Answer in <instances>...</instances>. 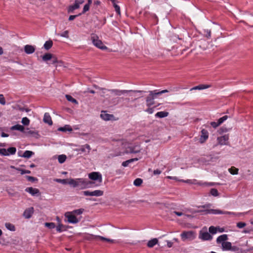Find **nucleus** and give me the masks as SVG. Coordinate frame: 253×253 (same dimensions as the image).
Returning <instances> with one entry per match:
<instances>
[{
	"label": "nucleus",
	"instance_id": "46",
	"mask_svg": "<svg viewBox=\"0 0 253 253\" xmlns=\"http://www.w3.org/2000/svg\"><path fill=\"white\" fill-rule=\"evenodd\" d=\"M21 123L25 126H28L30 124V120L27 117H24L22 118Z\"/></svg>",
	"mask_w": 253,
	"mask_h": 253
},
{
	"label": "nucleus",
	"instance_id": "27",
	"mask_svg": "<svg viewBox=\"0 0 253 253\" xmlns=\"http://www.w3.org/2000/svg\"><path fill=\"white\" fill-rule=\"evenodd\" d=\"M158 241L157 238H153V239L150 240L148 242L147 246L150 248H152L156 245L158 243Z\"/></svg>",
	"mask_w": 253,
	"mask_h": 253
},
{
	"label": "nucleus",
	"instance_id": "39",
	"mask_svg": "<svg viewBox=\"0 0 253 253\" xmlns=\"http://www.w3.org/2000/svg\"><path fill=\"white\" fill-rule=\"evenodd\" d=\"M143 180L142 179L137 178L135 179L133 182V184L136 186H139L142 183Z\"/></svg>",
	"mask_w": 253,
	"mask_h": 253
},
{
	"label": "nucleus",
	"instance_id": "43",
	"mask_svg": "<svg viewBox=\"0 0 253 253\" xmlns=\"http://www.w3.org/2000/svg\"><path fill=\"white\" fill-rule=\"evenodd\" d=\"M69 179H55L54 181H56L57 182L62 183L63 184H68V182Z\"/></svg>",
	"mask_w": 253,
	"mask_h": 253
},
{
	"label": "nucleus",
	"instance_id": "1",
	"mask_svg": "<svg viewBox=\"0 0 253 253\" xmlns=\"http://www.w3.org/2000/svg\"><path fill=\"white\" fill-rule=\"evenodd\" d=\"M92 183V182L83 178H70L68 182V184L73 188H77L81 190L91 187Z\"/></svg>",
	"mask_w": 253,
	"mask_h": 253
},
{
	"label": "nucleus",
	"instance_id": "35",
	"mask_svg": "<svg viewBox=\"0 0 253 253\" xmlns=\"http://www.w3.org/2000/svg\"><path fill=\"white\" fill-rule=\"evenodd\" d=\"M6 228L10 231H14L15 230V226L13 224L10 223H6L5 224Z\"/></svg>",
	"mask_w": 253,
	"mask_h": 253
},
{
	"label": "nucleus",
	"instance_id": "11",
	"mask_svg": "<svg viewBox=\"0 0 253 253\" xmlns=\"http://www.w3.org/2000/svg\"><path fill=\"white\" fill-rule=\"evenodd\" d=\"M34 209L33 207H31L25 210L23 213V216L27 219L31 217L34 213Z\"/></svg>",
	"mask_w": 253,
	"mask_h": 253
},
{
	"label": "nucleus",
	"instance_id": "26",
	"mask_svg": "<svg viewBox=\"0 0 253 253\" xmlns=\"http://www.w3.org/2000/svg\"><path fill=\"white\" fill-rule=\"evenodd\" d=\"M138 160V159L136 158L130 159L129 160H128L127 161H126L123 162L122 166L125 167H127L130 163L133 162L134 161H137Z\"/></svg>",
	"mask_w": 253,
	"mask_h": 253
},
{
	"label": "nucleus",
	"instance_id": "59",
	"mask_svg": "<svg viewBox=\"0 0 253 253\" xmlns=\"http://www.w3.org/2000/svg\"><path fill=\"white\" fill-rule=\"evenodd\" d=\"M81 14H82V13H79L78 15H70L69 17V20L72 21V20H74L75 18L81 15Z\"/></svg>",
	"mask_w": 253,
	"mask_h": 253
},
{
	"label": "nucleus",
	"instance_id": "7",
	"mask_svg": "<svg viewBox=\"0 0 253 253\" xmlns=\"http://www.w3.org/2000/svg\"><path fill=\"white\" fill-rule=\"evenodd\" d=\"M65 216L67 218V221L69 223L75 224L78 223L80 220L72 212L69 211L66 212L65 213Z\"/></svg>",
	"mask_w": 253,
	"mask_h": 253
},
{
	"label": "nucleus",
	"instance_id": "53",
	"mask_svg": "<svg viewBox=\"0 0 253 253\" xmlns=\"http://www.w3.org/2000/svg\"><path fill=\"white\" fill-rule=\"evenodd\" d=\"M89 6L90 4L87 3L85 4L84 6L83 10L82 11V14H84L85 13L86 11H88L89 9Z\"/></svg>",
	"mask_w": 253,
	"mask_h": 253
},
{
	"label": "nucleus",
	"instance_id": "33",
	"mask_svg": "<svg viewBox=\"0 0 253 253\" xmlns=\"http://www.w3.org/2000/svg\"><path fill=\"white\" fill-rule=\"evenodd\" d=\"M55 229L58 232H61L66 230V227L62 224H59L57 226H55Z\"/></svg>",
	"mask_w": 253,
	"mask_h": 253
},
{
	"label": "nucleus",
	"instance_id": "54",
	"mask_svg": "<svg viewBox=\"0 0 253 253\" xmlns=\"http://www.w3.org/2000/svg\"><path fill=\"white\" fill-rule=\"evenodd\" d=\"M0 155L3 156H8V154L6 153V149H5V148L0 149Z\"/></svg>",
	"mask_w": 253,
	"mask_h": 253
},
{
	"label": "nucleus",
	"instance_id": "36",
	"mask_svg": "<svg viewBox=\"0 0 253 253\" xmlns=\"http://www.w3.org/2000/svg\"><path fill=\"white\" fill-rule=\"evenodd\" d=\"M67 157L65 155H60L58 157V161L59 163H63L66 160Z\"/></svg>",
	"mask_w": 253,
	"mask_h": 253
},
{
	"label": "nucleus",
	"instance_id": "45",
	"mask_svg": "<svg viewBox=\"0 0 253 253\" xmlns=\"http://www.w3.org/2000/svg\"><path fill=\"white\" fill-rule=\"evenodd\" d=\"M209 233L211 234H215L217 233L216 227L211 226L209 227Z\"/></svg>",
	"mask_w": 253,
	"mask_h": 253
},
{
	"label": "nucleus",
	"instance_id": "13",
	"mask_svg": "<svg viewBox=\"0 0 253 253\" xmlns=\"http://www.w3.org/2000/svg\"><path fill=\"white\" fill-rule=\"evenodd\" d=\"M228 139V135H224L217 138L218 142L220 145H227Z\"/></svg>",
	"mask_w": 253,
	"mask_h": 253
},
{
	"label": "nucleus",
	"instance_id": "30",
	"mask_svg": "<svg viewBox=\"0 0 253 253\" xmlns=\"http://www.w3.org/2000/svg\"><path fill=\"white\" fill-rule=\"evenodd\" d=\"M72 130L73 129H72V127L69 125H65L64 126L58 128V130L61 131H64V132H65L67 131H72Z\"/></svg>",
	"mask_w": 253,
	"mask_h": 253
},
{
	"label": "nucleus",
	"instance_id": "24",
	"mask_svg": "<svg viewBox=\"0 0 253 253\" xmlns=\"http://www.w3.org/2000/svg\"><path fill=\"white\" fill-rule=\"evenodd\" d=\"M169 113L168 112L161 111L158 112L155 114V117L157 118H163L167 117Z\"/></svg>",
	"mask_w": 253,
	"mask_h": 253
},
{
	"label": "nucleus",
	"instance_id": "25",
	"mask_svg": "<svg viewBox=\"0 0 253 253\" xmlns=\"http://www.w3.org/2000/svg\"><path fill=\"white\" fill-rule=\"evenodd\" d=\"M80 7V5L77 3H75L74 5H70L68 7V12L69 13H72L75 9H78Z\"/></svg>",
	"mask_w": 253,
	"mask_h": 253
},
{
	"label": "nucleus",
	"instance_id": "3",
	"mask_svg": "<svg viewBox=\"0 0 253 253\" xmlns=\"http://www.w3.org/2000/svg\"><path fill=\"white\" fill-rule=\"evenodd\" d=\"M91 40L92 43L96 47L101 49H106L107 46L103 45L102 41L99 39V37L95 34H92L91 36Z\"/></svg>",
	"mask_w": 253,
	"mask_h": 253
},
{
	"label": "nucleus",
	"instance_id": "63",
	"mask_svg": "<svg viewBox=\"0 0 253 253\" xmlns=\"http://www.w3.org/2000/svg\"><path fill=\"white\" fill-rule=\"evenodd\" d=\"M26 177L29 181H34L35 179H36V178L34 177L31 176H27Z\"/></svg>",
	"mask_w": 253,
	"mask_h": 253
},
{
	"label": "nucleus",
	"instance_id": "5",
	"mask_svg": "<svg viewBox=\"0 0 253 253\" xmlns=\"http://www.w3.org/2000/svg\"><path fill=\"white\" fill-rule=\"evenodd\" d=\"M228 239V238H217V243L221 244L223 250H231V243L226 241Z\"/></svg>",
	"mask_w": 253,
	"mask_h": 253
},
{
	"label": "nucleus",
	"instance_id": "29",
	"mask_svg": "<svg viewBox=\"0 0 253 253\" xmlns=\"http://www.w3.org/2000/svg\"><path fill=\"white\" fill-rule=\"evenodd\" d=\"M34 154V153L32 151L26 150L25 151L23 154L22 155V157L26 158H30Z\"/></svg>",
	"mask_w": 253,
	"mask_h": 253
},
{
	"label": "nucleus",
	"instance_id": "4",
	"mask_svg": "<svg viewBox=\"0 0 253 253\" xmlns=\"http://www.w3.org/2000/svg\"><path fill=\"white\" fill-rule=\"evenodd\" d=\"M157 95V90L149 91V95L146 98V105L148 107H150L155 104L154 99Z\"/></svg>",
	"mask_w": 253,
	"mask_h": 253
},
{
	"label": "nucleus",
	"instance_id": "12",
	"mask_svg": "<svg viewBox=\"0 0 253 253\" xmlns=\"http://www.w3.org/2000/svg\"><path fill=\"white\" fill-rule=\"evenodd\" d=\"M209 137V133L208 131L205 129H203L201 130V135L200 138V142L201 143H204Z\"/></svg>",
	"mask_w": 253,
	"mask_h": 253
},
{
	"label": "nucleus",
	"instance_id": "41",
	"mask_svg": "<svg viewBox=\"0 0 253 253\" xmlns=\"http://www.w3.org/2000/svg\"><path fill=\"white\" fill-rule=\"evenodd\" d=\"M102 242H108L109 243H116L115 240L110 239V238H99Z\"/></svg>",
	"mask_w": 253,
	"mask_h": 253
},
{
	"label": "nucleus",
	"instance_id": "52",
	"mask_svg": "<svg viewBox=\"0 0 253 253\" xmlns=\"http://www.w3.org/2000/svg\"><path fill=\"white\" fill-rule=\"evenodd\" d=\"M211 194L214 196H217L218 195V192L217 189L212 188L210 191Z\"/></svg>",
	"mask_w": 253,
	"mask_h": 253
},
{
	"label": "nucleus",
	"instance_id": "23",
	"mask_svg": "<svg viewBox=\"0 0 253 253\" xmlns=\"http://www.w3.org/2000/svg\"><path fill=\"white\" fill-rule=\"evenodd\" d=\"M24 133H25L27 135H29L30 136H33L34 137H37L39 135L38 132L35 131L31 130L29 128L26 129V131H24Z\"/></svg>",
	"mask_w": 253,
	"mask_h": 253
},
{
	"label": "nucleus",
	"instance_id": "15",
	"mask_svg": "<svg viewBox=\"0 0 253 253\" xmlns=\"http://www.w3.org/2000/svg\"><path fill=\"white\" fill-rule=\"evenodd\" d=\"M140 149L136 146L128 147L126 151V153H138L140 152Z\"/></svg>",
	"mask_w": 253,
	"mask_h": 253
},
{
	"label": "nucleus",
	"instance_id": "2",
	"mask_svg": "<svg viewBox=\"0 0 253 253\" xmlns=\"http://www.w3.org/2000/svg\"><path fill=\"white\" fill-rule=\"evenodd\" d=\"M108 91H109L112 94L116 96H121L122 95L126 94L129 96H132L133 95L132 93H142L144 92L143 90H120L117 89H108Z\"/></svg>",
	"mask_w": 253,
	"mask_h": 253
},
{
	"label": "nucleus",
	"instance_id": "17",
	"mask_svg": "<svg viewBox=\"0 0 253 253\" xmlns=\"http://www.w3.org/2000/svg\"><path fill=\"white\" fill-rule=\"evenodd\" d=\"M24 51L27 54H32L35 52V48L33 45L27 44L24 46Z\"/></svg>",
	"mask_w": 253,
	"mask_h": 253
},
{
	"label": "nucleus",
	"instance_id": "18",
	"mask_svg": "<svg viewBox=\"0 0 253 253\" xmlns=\"http://www.w3.org/2000/svg\"><path fill=\"white\" fill-rule=\"evenodd\" d=\"M43 121L45 123H46L49 125H52V121L51 117L48 113H45L44 114Z\"/></svg>",
	"mask_w": 253,
	"mask_h": 253
},
{
	"label": "nucleus",
	"instance_id": "10",
	"mask_svg": "<svg viewBox=\"0 0 253 253\" xmlns=\"http://www.w3.org/2000/svg\"><path fill=\"white\" fill-rule=\"evenodd\" d=\"M91 150L90 146L86 144L84 145H82L80 148L77 149L76 150L77 152H81L82 153H85L86 154H88Z\"/></svg>",
	"mask_w": 253,
	"mask_h": 253
},
{
	"label": "nucleus",
	"instance_id": "32",
	"mask_svg": "<svg viewBox=\"0 0 253 253\" xmlns=\"http://www.w3.org/2000/svg\"><path fill=\"white\" fill-rule=\"evenodd\" d=\"M53 45V42L51 40H49L46 42L44 44V47L45 49L48 50Z\"/></svg>",
	"mask_w": 253,
	"mask_h": 253
},
{
	"label": "nucleus",
	"instance_id": "44",
	"mask_svg": "<svg viewBox=\"0 0 253 253\" xmlns=\"http://www.w3.org/2000/svg\"><path fill=\"white\" fill-rule=\"evenodd\" d=\"M84 211V209H80L78 210H74L73 211H71V212H72L73 214L75 215H80Z\"/></svg>",
	"mask_w": 253,
	"mask_h": 253
},
{
	"label": "nucleus",
	"instance_id": "34",
	"mask_svg": "<svg viewBox=\"0 0 253 253\" xmlns=\"http://www.w3.org/2000/svg\"><path fill=\"white\" fill-rule=\"evenodd\" d=\"M134 93H132V94L133 95L132 96H128L129 97H126L124 99V100L126 101L127 102L135 101L137 99V98H133V97L135 96V95L134 94Z\"/></svg>",
	"mask_w": 253,
	"mask_h": 253
},
{
	"label": "nucleus",
	"instance_id": "9",
	"mask_svg": "<svg viewBox=\"0 0 253 253\" xmlns=\"http://www.w3.org/2000/svg\"><path fill=\"white\" fill-rule=\"evenodd\" d=\"M88 177L92 180H98L99 183L102 181V175L99 172H92L89 173Z\"/></svg>",
	"mask_w": 253,
	"mask_h": 253
},
{
	"label": "nucleus",
	"instance_id": "48",
	"mask_svg": "<svg viewBox=\"0 0 253 253\" xmlns=\"http://www.w3.org/2000/svg\"><path fill=\"white\" fill-rule=\"evenodd\" d=\"M228 117L227 115L224 116L223 117L219 118L217 122L218 123V124L220 125L222 123H223L225 121H226L228 119Z\"/></svg>",
	"mask_w": 253,
	"mask_h": 253
},
{
	"label": "nucleus",
	"instance_id": "57",
	"mask_svg": "<svg viewBox=\"0 0 253 253\" xmlns=\"http://www.w3.org/2000/svg\"><path fill=\"white\" fill-rule=\"evenodd\" d=\"M246 225V223L243 222H238L237 224V226L239 228H242Z\"/></svg>",
	"mask_w": 253,
	"mask_h": 253
},
{
	"label": "nucleus",
	"instance_id": "28",
	"mask_svg": "<svg viewBox=\"0 0 253 253\" xmlns=\"http://www.w3.org/2000/svg\"><path fill=\"white\" fill-rule=\"evenodd\" d=\"M53 54L47 53L42 56V59L44 61H47L53 58Z\"/></svg>",
	"mask_w": 253,
	"mask_h": 253
},
{
	"label": "nucleus",
	"instance_id": "64",
	"mask_svg": "<svg viewBox=\"0 0 253 253\" xmlns=\"http://www.w3.org/2000/svg\"><path fill=\"white\" fill-rule=\"evenodd\" d=\"M153 173L155 175L160 174L161 173V171L160 170L157 169L154 170Z\"/></svg>",
	"mask_w": 253,
	"mask_h": 253
},
{
	"label": "nucleus",
	"instance_id": "21",
	"mask_svg": "<svg viewBox=\"0 0 253 253\" xmlns=\"http://www.w3.org/2000/svg\"><path fill=\"white\" fill-rule=\"evenodd\" d=\"M100 117L104 120L109 121L111 119L113 116L112 115L107 114L105 112H102Z\"/></svg>",
	"mask_w": 253,
	"mask_h": 253
},
{
	"label": "nucleus",
	"instance_id": "42",
	"mask_svg": "<svg viewBox=\"0 0 253 253\" xmlns=\"http://www.w3.org/2000/svg\"><path fill=\"white\" fill-rule=\"evenodd\" d=\"M44 225L49 229H53L55 228V224L53 222H45L44 223Z\"/></svg>",
	"mask_w": 253,
	"mask_h": 253
},
{
	"label": "nucleus",
	"instance_id": "62",
	"mask_svg": "<svg viewBox=\"0 0 253 253\" xmlns=\"http://www.w3.org/2000/svg\"><path fill=\"white\" fill-rule=\"evenodd\" d=\"M216 230L217 232H218L220 233H222L224 231V228L222 227H220L219 226H217L216 227Z\"/></svg>",
	"mask_w": 253,
	"mask_h": 253
},
{
	"label": "nucleus",
	"instance_id": "50",
	"mask_svg": "<svg viewBox=\"0 0 253 253\" xmlns=\"http://www.w3.org/2000/svg\"><path fill=\"white\" fill-rule=\"evenodd\" d=\"M113 4L116 12L118 14H120L121 11L120 6L117 4L116 2L113 3Z\"/></svg>",
	"mask_w": 253,
	"mask_h": 253
},
{
	"label": "nucleus",
	"instance_id": "19",
	"mask_svg": "<svg viewBox=\"0 0 253 253\" xmlns=\"http://www.w3.org/2000/svg\"><path fill=\"white\" fill-rule=\"evenodd\" d=\"M199 237H211L209 233L207 232V228L205 227L200 231Z\"/></svg>",
	"mask_w": 253,
	"mask_h": 253
},
{
	"label": "nucleus",
	"instance_id": "47",
	"mask_svg": "<svg viewBox=\"0 0 253 253\" xmlns=\"http://www.w3.org/2000/svg\"><path fill=\"white\" fill-rule=\"evenodd\" d=\"M228 117L227 115L224 116L223 117L219 118L217 122L218 123V124L220 125L222 123H223L225 121H226L228 119Z\"/></svg>",
	"mask_w": 253,
	"mask_h": 253
},
{
	"label": "nucleus",
	"instance_id": "16",
	"mask_svg": "<svg viewBox=\"0 0 253 253\" xmlns=\"http://www.w3.org/2000/svg\"><path fill=\"white\" fill-rule=\"evenodd\" d=\"M25 191L30 194H31L32 196H35L36 195H39L40 194V191L37 188H34L32 187H28L25 189Z\"/></svg>",
	"mask_w": 253,
	"mask_h": 253
},
{
	"label": "nucleus",
	"instance_id": "61",
	"mask_svg": "<svg viewBox=\"0 0 253 253\" xmlns=\"http://www.w3.org/2000/svg\"><path fill=\"white\" fill-rule=\"evenodd\" d=\"M168 92H169V91L167 89L163 90L160 91H158L157 90V93L158 95H160L162 94L163 93H165Z\"/></svg>",
	"mask_w": 253,
	"mask_h": 253
},
{
	"label": "nucleus",
	"instance_id": "22",
	"mask_svg": "<svg viewBox=\"0 0 253 253\" xmlns=\"http://www.w3.org/2000/svg\"><path fill=\"white\" fill-rule=\"evenodd\" d=\"M211 87L210 85H205V84H200L199 85L194 86L190 89V90L192 91L193 90H201L204 89H206Z\"/></svg>",
	"mask_w": 253,
	"mask_h": 253
},
{
	"label": "nucleus",
	"instance_id": "20",
	"mask_svg": "<svg viewBox=\"0 0 253 253\" xmlns=\"http://www.w3.org/2000/svg\"><path fill=\"white\" fill-rule=\"evenodd\" d=\"M10 129L11 130H17L22 132H24L25 130L24 127L23 126L19 124L12 126Z\"/></svg>",
	"mask_w": 253,
	"mask_h": 253
},
{
	"label": "nucleus",
	"instance_id": "37",
	"mask_svg": "<svg viewBox=\"0 0 253 253\" xmlns=\"http://www.w3.org/2000/svg\"><path fill=\"white\" fill-rule=\"evenodd\" d=\"M51 60V62H52V64H54L55 63H57V64H63V62L61 61V60H58L57 58L55 56V55H53V58L52 59H50Z\"/></svg>",
	"mask_w": 253,
	"mask_h": 253
},
{
	"label": "nucleus",
	"instance_id": "56",
	"mask_svg": "<svg viewBox=\"0 0 253 253\" xmlns=\"http://www.w3.org/2000/svg\"><path fill=\"white\" fill-rule=\"evenodd\" d=\"M0 103L2 105L5 104V100L2 94H0Z\"/></svg>",
	"mask_w": 253,
	"mask_h": 253
},
{
	"label": "nucleus",
	"instance_id": "31",
	"mask_svg": "<svg viewBox=\"0 0 253 253\" xmlns=\"http://www.w3.org/2000/svg\"><path fill=\"white\" fill-rule=\"evenodd\" d=\"M6 153L8 154V156L10 155H14L16 152V149L14 147H9L7 149H6Z\"/></svg>",
	"mask_w": 253,
	"mask_h": 253
},
{
	"label": "nucleus",
	"instance_id": "51",
	"mask_svg": "<svg viewBox=\"0 0 253 253\" xmlns=\"http://www.w3.org/2000/svg\"><path fill=\"white\" fill-rule=\"evenodd\" d=\"M16 170L20 171L21 174H24L25 173H30L31 171L29 170H25L23 169H20L19 168H15Z\"/></svg>",
	"mask_w": 253,
	"mask_h": 253
},
{
	"label": "nucleus",
	"instance_id": "58",
	"mask_svg": "<svg viewBox=\"0 0 253 253\" xmlns=\"http://www.w3.org/2000/svg\"><path fill=\"white\" fill-rule=\"evenodd\" d=\"M210 124L214 128H216L217 127H218L219 126L218 122H211L210 123Z\"/></svg>",
	"mask_w": 253,
	"mask_h": 253
},
{
	"label": "nucleus",
	"instance_id": "49",
	"mask_svg": "<svg viewBox=\"0 0 253 253\" xmlns=\"http://www.w3.org/2000/svg\"><path fill=\"white\" fill-rule=\"evenodd\" d=\"M228 117L227 115L224 116L223 117L219 118L217 122L218 123V124L220 125L222 123H223L225 121H226L228 119Z\"/></svg>",
	"mask_w": 253,
	"mask_h": 253
},
{
	"label": "nucleus",
	"instance_id": "40",
	"mask_svg": "<svg viewBox=\"0 0 253 253\" xmlns=\"http://www.w3.org/2000/svg\"><path fill=\"white\" fill-rule=\"evenodd\" d=\"M67 100L75 104H78V101L70 95H66Z\"/></svg>",
	"mask_w": 253,
	"mask_h": 253
},
{
	"label": "nucleus",
	"instance_id": "38",
	"mask_svg": "<svg viewBox=\"0 0 253 253\" xmlns=\"http://www.w3.org/2000/svg\"><path fill=\"white\" fill-rule=\"evenodd\" d=\"M229 172L232 174H237L238 173V169L234 167H232L228 169Z\"/></svg>",
	"mask_w": 253,
	"mask_h": 253
},
{
	"label": "nucleus",
	"instance_id": "60",
	"mask_svg": "<svg viewBox=\"0 0 253 253\" xmlns=\"http://www.w3.org/2000/svg\"><path fill=\"white\" fill-rule=\"evenodd\" d=\"M205 33L206 34V37L208 38L211 37V31L210 30H205Z\"/></svg>",
	"mask_w": 253,
	"mask_h": 253
},
{
	"label": "nucleus",
	"instance_id": "6",
	"mask_svg": "<svg viewBox=\"0 0 253 253\" xmlns=\"http://www.w3.org/2000/svg\"><path fill=\"white\" fill-rule=\"evenodd\" d=\"M206 213H212L214 214H229L232 215H236L237 214L233 212L227 211H223L220 210H214V209H210L205 211Z\"/></svg>",
	"mask_w": 253,
	"mask_h": 253
},
{
	"label": "nucleus",
	"instance_id": "8",
	"mask_svg": "<svg viewBox=\"0 0 253 253\" xmlns=\"http://www.w3.org/2000/svg\"><path fill=\"white\" fill-rule=\"evenodd\" d=\"M103 191L100 190H96L93 191H84L83 194L86 196L100 197L103 195Z\"/></svg>",
	"mask_w": 253,
	"mask_h": 253
},
{
	"label": "nucleus",
	"instance_id": "55",
	"mask_svg": "<svg viewBox=\"0 0 253 253\" xmlns=\"http://www.w3.org/2000/svg\"><path fill=\"white\" fill-rule=\"evenodd\" d=\"M61 37H65L66 38H69V32L68 31H65L64 32H63L61 34H58Z\"/></svg>",
	"mask_w": 253,
	"mask_h": 253
},
{
	"label": "nucleus",
	"instance_id": "14",
	"mask_svg": "<svg viewBox=\"0 0 253 253\" xmlns=\"http://www.w3.org/2000/svg\"><path fill=\"white\" fill-rule=\"evenodd\" d=\"M196 233L193 231H185L180 234L181 237H194L196 236Z\"/></svg>",
	"mask_w": 253,
	"mask_h": 253
}]
</instances>
